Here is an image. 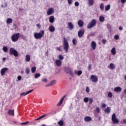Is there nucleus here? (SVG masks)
I'll return each instance as SVG.
<instances>
[{
  "mask_svg": "<svg viewBox=\"0 0 126 126\" xmlns=\"http://www.w3.org/2000/svg\"><path fill=\"white\" fill-rule=\"evenodd\" d=\"M63 49L65 51V53H68V49H69V44L68 41L65 37L63 38Z\"/></svg>",
  "mask_w": 126,
  "mask_h": 126,
  "instance_id": "1",
  "label": "nucleus"
},
{
  "mask_svg": "<svg viewBox=\"0 0 126 126\" xmlns=\"http://www.w3.org/2000/svg\"><path fill=\"white\" fill-rule=\"evenodd\" d=\"M45 35V32L43 30L41 31L40 32L38 33H34V37L35 39H41L44 35Z\"/></svg>",
  "mask_w": 126,
  "mask_h": 126,
  "instance_id": "2",
  "label": "nucleus"
},
{
  "mask_svg": "<svg viewBox=\"0 0 126 126\" xmlns=\"http://www.w3.org/2000/svg\"><path fill=\"white\" fill-rule=\"evenodd\" d=\"M96 24H97V20L96 19H93L88 24L87 28L88 29H91V28H93V27L96 26Z\"/></svg>",
  "mask_w": 126,
  "mask_h": 126,
  "instance_id": "3",
  "label": "nucleus"
},
{
  "mask_svg": "<svg viewBox=\"0 0 126 126\" xmlns=\"http://www.w3.org/2000/svg\"><path fill=\"white\" fill-rule=\"evenodd\" d=\"M64 70L65 73L70 74V75H71V76H72L73 77H74V73H73V71H72V69H71V68H69L68 67H65Z\"/></svg>",
  "mask_w": 126,
  "mask_h": 126,
  "instance_id": "4",
  "label": "nucleus"
},
{
  "mask_svg": "<svg viewBox=\"0 0 126 126\" xmlns=\"http://www.w3.org/2000/svg\"><path fill=\"white\" fill-rule=\"evenodd\" d=\"M20 35V33H14L11 35V40L12 42H17L18 41V39H19V35Z\"/></svg>",
  "mask_w": 126,
  "mask_h": 126,
  "instance_id": "5",
  "label": "nucleus"
},
{
  "mask_svg": "<svg viewBox=\"0 0 126 126\" xmlns=\"http://www.w3.org/2000/svg\"><path fill=\"white\" fill-rule=\"evenodd\" d=\"M9 54L10 56H14V57H18V52L14 48H10Z\"/></svg>",
  "mask_w": 126,
  "mask_h": 126,
  "instance_id": "6",
  "label": "nucleus"
},
{
  "mask_svg": "<svg viewBox=\"0 0 126 126\" xmlns=\"http://www.w3.org/2000/svg\"><path fill=\"white\" fill-rule=\"evenodd\" d=\"M112 120L113 123L114 124H119V123H120L119 120L117 119V116H116V114L115 113L112 115Z\"/></svg>",
  "mask_w": 126,
  "mask_h": 126,
  "instance_id": "7",
  "label": "nucleus"
},
{
  "mask_svg": "<svg viewBox=\"0 0 126 126\" xmlns=\"http://www.w3.org/2000/svg\"><path fill=\"white\" fill-rule=\"evenodd\" d=\"M91 80H92V82L96 83V82L98 81V77L94 75H92L91 76Z\"/></svg>",
  "mask_w": 126,
  "mask_h": 126,
  "instance_id": "8",
  "label": "nucleus"
},
{
  "mask_svg": "<svg viewBox=\"0 0 126 126\" xmlns=\"http://www.w3.org/2000/svg\"><path fill=\"white\" fill-rule=\"evenodd\" d=\"M46 116H47V114H44L39 117L37 119H35V122L33 123V126H36V124H38V122H37V121H39V120H41V119H43V118H45Z\"/></svg>",
  "mask_w": 126,
  "mask_h": 126,
  "instance_id": "9",
  "label": "nucleus"
},
{
  "mask_svg": "<svg viewBox=\"0 0 126 126\" xmlns=\"http://www.w3.org/2000/svg\"><path fill=\"white\" fill-rule=\"evenodd\" d=\"M8 70V68L7 67H4L2 68L0 70V74L2 76H3L4 74H5V72L6 71Z\"/></svg>",
  "mask_w": 126,
  "mask_h": 126,
  "instance_id": "10",
  "label": "nucleus"
},
{
  "mask_svg": "<svg viewBox=\"0 0 126 126\" xmlns=\"http://www.w3.org/2000/svg\"><path fill=\"white\" fill-rule=\"evenodd\" d=\"M33 125V123L32 122H30L29 121H26L24 123H22L20 124V126H30L31 125Z\"/></svg>",
  "mask_w": 126,
  "mask_h": 126,
  "instance_id": "11",
  "label": "nucleus"
},
{
  "mask_svg": "<svg viewBox=\"0 0 126 126\" xmlns=\"http://www.w3.org/2000/svg\"><path fill=\"white\" fill-rule=\"evenodd\" d=\"M66 97V95H64L60 100V101L58 103L57 106L58 107L61 106L63 104V100H64V98Z\"/></svg>",
  "mask_w": 126,
  "mask_h": 126,
  "instance_id": "12",
  "label": "nucleus"
},
{
  "mask_svg": "<svg viewBox=\"0 0 126 126\" xmlns=\"http://www.w3.org/2000/svg\"><path fill=\"white\" fill-rule=\"evenodd\" d=\"M84 35V30H80L78 31V36L79 38H81V37H82V36H83Z\"/></svg>",
  "mask_w": 126,
  "mask_h": 126,
  "instance_id": "13",
  "label": "nucleus"
},
{
  "mask_svg": "<svg viewBox=\"0 0 126 126\" xmlns=\"http://www.w3.org/2000/svg\"><path fill=\"white\" fill-rule=\"evenodd\" d=\"M114 92L120 93L122 91V88L121 87H116L114 89Z\"/></svg>",
  "mask_w": 126,
  "mask_h": 126,
  "instance_id": "14",
  "label": "nucleus"
},
{
  "mask_svg": "<svg viewBox=\"0 0 126 126\" xmlns=\"http://www.w3.org/2000/svg\"><path fill=\"white\" fill-rule=\"evenodd\" d=\"M54 12V8H50L49 10L47 11V15H51Z\"/></svg>",
  "mask_w": 126,
  "mask_h": 126,
  "instance_id": "15",
  "label": "nucleus"
},
{
  "mask_svg": "<svg viewBox=\"0 0 126 126\" xmlns=\"http://www.w3.org/2000/svg\"><path fill=\"white\" fill-rule=\"evenodd\" d=\"M78 25H79V27H83V25H84V22L81 20H79L78 22Z\"/></svg>",
  "mask_w": 126,
  "mask_h": 126,
  "instance_id": "16",
  "label": "nucleus"
},
{
  "mask_svg": "<svg viewBox=\"0 0 126 126\" xmlns=\"http://www.w3.org/2000/svg\"><path fill=\"white\" fill-rule=\"evenodd\" d=\"M91 46L93 50H95L96 49L97 44H96V42H95V41H92Z\"/></svg>",
  "mask_w": 126,
  "mask_h": 126,
  "instance_id": "17",
  "label": "nucleus"
},
{
  "mask_svg": "<svg viewBox=\"0 0 126 126\" xmlns=\"http://www.w3.org/2000/svg\"><path fill=\"white\" fill-rule=\"evenodd\" d=\"M55 63L57 65V66H61L62 65V61L60 60H57L55 62Z\"/></svg>",
  "mask_w": 126,
  "mask_h": 126,
  "instance_id": "18",
  "label": "nucleus"
},
{
  "mask_svg": "<svg viewBox=\"0 0 126 126\" xmlns=\"http://www.w3.org/2000/svg\"><path fill=\"white\" fill-rule=\"evenodd\" d=\"M84 121L86 122H91L92 121V118L89 116H86L84 118Z\"/></svg>",
  "mask_w": 126,
  "mask_h": 126,
  "instance_id": "19",
  "label": "nucleus"
},
{
  "mask_svg": "<svg viewBox=\"0 0 126 126\" xmlns=\"http://www.w3.org/2000/svg\"><path fill=\"white\" fill-rule=\"evenodd\" d=\"M68 28L69 30H72V29H73V24H72V23L69 22L68 23Z\"/></svg>",
  "mask_w": 126,
  "mask_h": 126,
  "instance_id": "20",
  "label": "nucleus"
},
{
  "mask_svg": "<svg viewBox=\"0 0 126 126\" xmlns=\"http://www.w3.org/2000/svg\"><path fill=\"white\" fill-rule=\"evenodd\" d=\"M49 30L50 32H55V30H56V28L54 26H50L49 27Z\"/></svg>",
  "mask_w": 126,
  "mask_h": 126,
  "instance_id": "21",
  "label": "nucleus"
},
{
  "mask_svg": "<svg viewBox=\"0 0 126 126\" xmlns=\"http://www.w3.org/2000/svg\"><path fill=\"white\" fill-rule=\"evenodd\" d=\"M49 22L50 23H53L55 22V17H54V16H51L49 17Z\"/></svg>",
  "mask_w": 126,
  "mask_h": 126,
  "instance_id": "22",
  "label": "nucleus"
},
{
  "mask_svg": "<svg viewBox=\"0 0 126 126\" xmlns=\"http://www.w3.org/2000/svg\"><path fill=\"white\" fill-rule=\"evenodd\" d=\"M8 114L9 115V116H14V109L13 110H9L8 112Z\"/></svg>",
  "mask_w": 126,
  "mask_h": 126,
  "instance_id": "23",
  "label": "nucleus"
},
{
  "mask_svg": "<svg viewBox=\"0 0 126 126\" xmlns=\"http://www.w3.org/2000/svg\"><path fill=\"white\" fill-rule=\"evenodd\" d=\"M111 54H112V55H113V56H115V55H116V54H117V51H116V48L113 47L111 49Z\"/></svg>",
  "mask_w": 126,
  "mask_h": 126,
  "instance_id": "24",
  "label": "nucleus"
},
{
  "mask_svg": "<svg viewBox=\"0 0 126 126\" xmlns=\"http://www.w3.org/2000/svg\"><path fill=\"white\" fill-rule=\"evenodd\" d=\"M7 24H10V23H12V19L9 18L6 20Z\"/></svg>",
  "mask_w": 126,
  "mask_h": 126,
  "instance_id": "25",
  "label": "nucleus"
},
{
  "mask_svg": "<svg viewBox=\"0 0 126 126\" xmlns=\"http://www.w3.org/2000/svg\"><path fill=\"white\" fill-rule=\"evenodd\" d=\"M99 21L100 22H104L105 21V18L103 16H100L99 17Z\"/></svg>",
  "mask_w": 126,
  "mask_h": 126,
  "instance_id": "26",
  "label": "nucleus"
},
{
  "mask_svg": "<svg viewBox=\"0 0 126 126\" xmlns=\"http://www.w3.org/2000/svg\"><path fill=\"white\" fill-rule=\"evenodd\" d=\"M31 58L30 57V55H27L26 56V62H30Z\"/></svg>",
  "mask_w": 126,
  "mask_h": 126,
  "instance_id": "27",
  "label": "nucleus"
},
{
  "mask_svg": "<svg viewBox=\"0 0 126 126\" xmlns=\"http://www.w3.org/2000/svg\"><path fill=\"white\" fill-rule=\"evenodd\" d=\"M110 8H111V5L108 4V5L105 6V10L106 11H108Z\"/></svg>",
  "mask_w": 126,
  "mask_h": 126,
  "instance_id": "28",
  "label": "nucleus"
},
{
  "mask_svg": "<svg viewBox=\"0 0 126 126\" xmlns=\"http://www.w3.org/2000/svg\"><path fill=\"white\" fill-rule=\"evenodd\" d=\"M2 50L5 53H7V51H8V48H7V47L6 46H3Z\"/></svg>",
  "mask_w": 126,
  "mask_h": 126,
  "instance_id": "29",
  "label": "nucleus"
},
{
  "mask_svg": "<svg viewBox=\"0 0 126 126\" xmlns=\"http://www.w3.org/2000/svg\"><path fill=\"white\" fill-rule=\"evenodd\" d=\"M59 126H63V121L60 120L59 122H58Z\"/></svg>",
  "mask_w": 126,
  "mask_h": 126,
  "instance_id": "30",
  "label": "nucleus"
},
{
  "mask_svg": "<svg viewBox=\"0 0 126 126\" xmlns=\"http://www.w3.org/2000/svg\"><path fill=\"white\" fill-rule=\"evenodd\" d=\"M89 5H93L94 4V0H88Z\"/></svg>",
  "mask_w": 126,
  "mask_h": 126,
  "instance_id": "31",
  "label": "nucleus"
},
{
  "mask_svg": "<svg viewBox=\"0 0 126 126\" xmlns=\"http://www.w3.org/2000/svg\"><path fill=\"white\" fill-rule=\"evenodd\" d=\"M56 82H57V80H54L52 81L50 83L51 86H53V85H55V84Z\"/></svg>",
  "mask_w": 126,
  "mask_h": 126,
  "instance_id": "32",
  "label": "nucleus"
},
{
  "mask_svg": "<svg viewBox=\"0 0 126 126\" xmlns=\"http://www.w3.org/2000/svg\"><path fill=\"white\" fill-rule=\"evenodd\" d=\"M72 43L74 46H75L76 44L77 43V40H76V39L73 38L72 39Z\"/></svg>",
  "mask_w": 126,
  "mask_h": 126,
  "instance_id": "33",
  "label": "nucleus"
},
{
  "mask_svg": "<svg viewBox=\"0 0 126 126\" xmlns=\"http://www.w3.org/2000/svg\"><path fill=\"white\" fill-rule=\"evenodd\" d=\"M104 111L105 112V113L109 114V113H110V112H111L110 107H107L106 109H105Z\"/></svg>",
  "mask_w": 126,
  "mask_h": 126,
  "instance_id": "34",
  "label": "nucleus"
},
{
  "mask_svg": "<svg viewBox=\"0 0 126 126\" xmlns=\"http://www.w3.org/2000/svg\"><path fill=\"white\" fill-rule=\"evenodd\" d=\"M83 101L85 103H88V101H89V98L86 97L84 98Z\"/></svg>",
  "mask_w": 126,
  "mask_h": 126,
  "instance_id": "35",
  "label": "nucleus"
},
{
  "mask_svg": "<svg viewBox=\"0 0 126 126\" xmlns=\"http://www.w3.org/2000/svg\"><path fill=\"white\" fill-rule=\"evenodd\" d=\"M31 71H32V73H35L36 71V66H34L32 67L31 69Z\"/></svg>",
  "mask_w": 126,
  "mask_h": 126,
  "instance_id": "36",
  "label": "nucleus"
},
{
  "mask_svg": "<svg viewBox=\"0 0 126 126\" xmlns=\"http://www.w3.org/2000/svg\"><path fill=\"white\" fill-rule=\"evenodd\" d=\"M41 76V74L40 73H36L34 75V77L35 78L37 79V78H39V77H40Z\"/></svg>",
  "mask_w": 126,
  "mask_h": 126,
  "instance_id": "37",
  "label": "nucleus"
},
{
  "mask_svg": "<svg viewBox=\"0 0 126 126\" xmlns=\"http://www.w3.org/2000/svg\"><path fill=\"white\" fill-rule=\"evenodd\" d=\"M92 103H93V98H89V105H91Z\"/></svg>",
  "mask_w": 126,
  "mask_h": 126,
  "instance_id": "38",
  "label": "nucleus"
},
{
  "mask_svg": "<svg viewBox=\"0 0 126 126\" xmlns=\"http://www.w3.org/2000/svg\"><path fill=\"white\" fill-rule=\"evenodd\" d=\"M26 73L27 74H29L30 73V69H29L28 67L25 70Z\"/></svg>",
  "mask_w": 126,
  "mask_h": 126,
  "instance_id": "39",
  "label": "nucleus"
},
{
  "mask_svg": "<svg viewBox=\"0 0 126 126\" xmlns=\"http://www.w3.org/2000/svg\"><path fill=\"white\" fill-rule=\"evenodd\" d=\"M101 10H104V3H101L100 5Z\"/></svg>",
  "mask_w": 126,
  "mask_h": 126,
  "instance_id": "40",
  "label": "nucleus"
},
{
  "mask_svg": "<svg viewBox=\"0 0 126 126\" xmlns=\"http://www.w3.org/2000/svg\"><path fill=\"white\" fill-rule=\"evenodd\" d=\"M33 91H34V90H31L30 91H29L28 92H27L26 93V94H25V95H28V94H30V93L33 92Z\"/></svg>",
  "mask_w": 126,
  "mask_h": 126,
  "instance_id": "41",
  "label": "nucleus"
},
{
  "mask_svg": "<svg viewBox=\"0 0 126 126\" xmlns=\"http://www.w3.org/2000/svg\"><path fill=\"white\" fill-rule=\"evenodd\" d=\"M116 68V66L115 64L113 63H111V69H115Z\"/></svg>",
  "mask_w": 126,
  "mask_h": 126,
  "instance_id": "42",
  "label": "nucleus"
},
{
  "mask_svg": "<svg viewBox=\"0 0 126 126\" xmlns=\"http://www.w3.org/2000/svg\"><path fill=\"white\" fill-rule=\"evenodd\" d=\"M63 59L64 58L63 56V55H60L59 56V59L60 60V61L63 60Z\"/></svg>",
  "mask_w": 126,
  "mask_h": 126,
  "instance_id": "43",
  "label": "nucleus"
},
{
  "mask_svg": "<svg viewBox=\"0 0 126 126\" xmlns=\"http://www.w3.org/2000/svg\"><path fill=\"white\" fill-rule=\"evenodd\" d=\"M114 39L115 40H119V39H120V36H119V35L116 34L114 36Z\"/></svg>",
  "mask_w": 126,
  "mask_h": 126,
  "instance_id": "44",
  "label": "nucleus"
},
{
  "mask_svg": "<svg viewBox=\"0 0 126 126\" xmlns=\"http://www.w3.org/2000/svg\"><path fill=\"white\" fill-rule=\"evenodd\" d=\"M81 74H82V71L81 70H79L78 72H77V75H78V76H80V75Z\"/></svg>",
  "mask_w": 126,
  "mask_h": 126,
  "instance_id": "45",
  "label": "nucleus"
},
{
  "mask_svg": "<svg viewBox=\"0 0 126 126\" xmlns=\"http://www.w3.org/2000/svg\"><path fill=\"white\" fill-rule=\"evenodd\" d=\"M62 46L57 47V50L59 51V52H63V50H62Z\"/></svg>",
  "mask_w": 126,
  "mask_h": 126,
  "instance_id": "46",
  "label": "nucleus"
},
{
  "mask_svg": "<svg viewBox=\"0 0 126 126\" xmlns=\"http://www.w3.org/2000/svg\"><path fill=\"white\" fill-rule=\"evenodd\" d=\"M41 81H42V82H48V79H47V78H42Z\"/></svg>",
  "mask_w": 126,
  "mask_h": 126,
  "instance_id": "47",
  "label": "nucleus"
},
{
  "mask_svg": "<svg viewBox=\"0 0 126 126\" xmlns=\"http://www.w3.org/2000/svg\"><path fill=\"white\" fill-rule=\"evenodd\" d=\"M95 111L96 112H97V113H100V108H99V107H96V108H95Z\"/></svg>",
  "mask_w": 126,
  "mask_h": 126,
  "instance_id": "48",
  "label": "nucleus"
},
{
  "mask_svg": "<svg viewBox=\"0 0 126 126\" xmlns=\"http://www.w3.org/2000/svg\"><path fill=\"white\" fill-rule=\"evenodd\" d=\"M86 92H87V93H89V92H90V89H89V87H86Z\"/></svg>",
  "mask_w": 126,
  "mask_h": 126,
  "instance_id": "49",
  "label": "nucleus"
},
{
  "mask_svg": "<svg viewBox=\"0 0 126 126\" xmlns=\"http://www.w3.org/2000/svg\"><path fill=\"white\" fill-rule=\"evenodd\" d=\"M101 107H102V108H106V107H107V104H106L105 103H102Z\"/></svg>",
  "mask_w": 126,
  "mask_h": 126,
  "instance_id": "50",
  "label": "nucleus"
},
{
  "mask_svg": "<svg viewBox=\"0 0 126 126\" xmlns=\"http://www.w3.org/2000/svg\"><path fill=\"white\" fill-rule=\"evenodd\" d=\"M13 27L14 28V29H16L17 28V27L16 26V24H15V23H13Z\"/></svg>",
  "mask_w": 126,
  "mask_h": 126,
  "instance_id": "51",
  "label": "nucleus"
},
{
  "mask_svg": "<svg viewBox=\"0 0 126 126\" xmlns=\"http://www.w3.org/2000/svg\"><path fill=\"white\" fill-rule=\"evenodd\" d=\"M74 4L75 6H78L79 5V3L78 2V1H76L75 2Z\"/></svg>",
  "mask_w": 126,
  "mask_h": 126,
  "instance_id": "52",
  "label": "nucleus"
},
{
  "mask_svg": "<svg viewBox=\"0 0 126 126\" xmlns=\"http://www.w3.org/2000/svg\"><path fill=\"white\" fill-rule=\"evenodd\" d=\"M68 4H71L72 3V0H67Z\"/></svg>",
  "mask_w": 126,
  "mask_h": 126,
  "instance_id": "53",
  "label": "nucleus"
},
{
  "mask_svg": "<svg viewBox=\"0 0 126 126\" xmlns=\"http://www.w3.org/2000/svg\"><path fill=\"white\" fill-rule=\"evenodd\" d=\"M106 42H107V40H106V39L102 40V42L103 43V44H106Z\"/></svg>",
  "mask_w": 126,
  "mask_h": 126,
  "instance_id": "54",
  "label": "nucleus"
},
{
  "mask_svg": "<svg viewBox=\"0 0 126 126\" xmlns=\"http://www.w3.org/2000/svg\"><path fill=\"white\" fill-rule=\"evenodd\" d=\"M92 67V65H91V64H89V67H88L89 70H90V69H91Z\"/></svg>",
  "mask_w": 126,
  "mask_h": 126,
  "instance_id": "55",
  "label": "nucleus"
},
{
  "mask_svg": "<svg viewBox=\"0 0 126 126\" xmlns=\"http://www.w3.org/2000/svg\"><path fill=\"white\" fill-rule=\"evenodd\" d=\"M122 3H123V4L126 3V0H121Z\"/></svg>",
  "mask_w": 126,
  "mask_h": 126,
  "instance_id": "56",
  "label": "nucleus"
},
{
  "mask_svg": "<svg viewBox=\"0 0 126 126\" xmlns=\"http://www.w3.org/2000/svg\"><path fill=\"white\" fill-rule=\"evenodd\" d=\"M22 77H21V76H18V77H17V79H18V80H21L22 79Z\"/></svg>",
  "mask_w": 126,
  "mask_h": 126,
  "instance_id": "57",
  "label": "nucleus"
},
{
  "mask_svg": "<svg viewBox=\"0 0 126 126\" xmlns=\"http://www.w3.org/2000/svg\"><path fill=\"white\" fill-rule=\"evenodd\" d=\"M25 94H26V93H25V92L22 93L20 95L21 96H23V95H24V96H26V95H25Z\"/></svg>",
  "mask_w": 126,
  "mask_h": 126,
  "instance_id": "58",
  "label": "nucleus"
},
{
  "mask_svg": "<svg viewBox=\"0 0 126 126\" xmlns=\"http://www.w3.org/2000/svg\"><path fill=\"white\" fill-rule=\"evenodd\" d=\"M91 35H92V36H95V32H92L91 33Z\"/></svg>",
  "mask_w": 126,
  "mask_h": 126,
  "instance_id": "59",
  "label": "nucleus"
},
{
  "mask_svg": "<svg viewBox=\"0 0 126 126\" xmlns=\"http://www.w3.org/2000/svg\"><path fill=\"white\" fill-rule=\"evenodd\" d=\"M50 86H51V84L49 83L48 85H46L45 87H50Z\"/></svg>",
  "mask_w": 126,
  "mask_h": 126,
  "instance_id": "60",
  "label": "nucleus"
},
{
  "mask_svg": "<svg viewBox=\"0 0 126 126\" xmlns=\"http://www.w3.org/2000/svg\"><path fill=\"white\" fill-rule=\"evenodd\" d=\"M108 97L111 98V92H109V93H108Z\"/></svg>",
  "mask_w": 126,
  "mask_h": 126,
  "instance_id": "61",
  "label": "nucleus"
},
{
  "mask_svg": "<svg viewBox=\"0 0 126 126\" xmlns=\"http://www.w3.org/2000/svg\"><path fill=\"white\" fill-rule=\"evenodd\" d=\"M36 26L37 27H38V28H41V26L40 25V24H37Z\"/></svg>",
  "mask_w": 126,
  "mask_h": 126,
  "instance_id": "62",
  "label": "nucleus"
},
{
  "mask_svg": "<svg viewBox=\"0 0 126 126\" xmlns=\"http://www.w3.org/2000/svg\"><path fill=\"white\" fill-rule=\"evenodd\" d=\"M4 6L5 7H7V3H6V2L4 3Z\"/></svg>",
  "mask_w": 126,
  "mask_h": 126,
  "instance_id": "63",
  "label": "nucleus"
},
{
  "mask_svg": "<svg viewBox=\"0 0 126 126\" xmlns=\"http://www.w3.org/2000/svg\"><path fill=\"white\" fill-rule=\"evenodd\" d=\"M119 30L122 31V30H123V27H119Z\"/></svg>",
  "mask_w": 126,
  "mask_h": 126,
  "instance_id": "64",
  "label": "nucleus"
}]
</instances>
